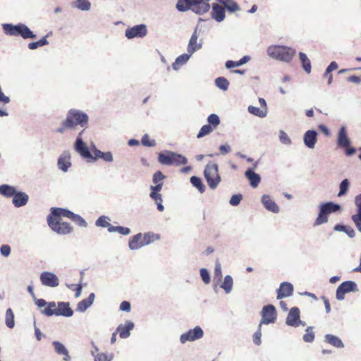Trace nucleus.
I'll return each instance as SVG.
<instances>
[{
  "label": "nucleus",
  "instance_id": "26",
  "mask_svg": "<svg viewBox=\"0 0 361 361\" xmlns=\"http://www.w3.org/2000/svg\"><path fill=\"white\" fill-rule=\"evenodd\" d=\"M94 294L92 293L88 298L83 299L80 302H78L77 305L76 310L78 312H85L89 307L92 305L94 300Z\"/></svg>",
  "mask_w": 361,
  "mask_h": 361
},
{
  "label": "nucleus",
  "instance_id": "12",
  "mask_svg": "<svg viewBox=\"0 0 361 361\" xmlns=\"http://www.w3.org/2000/svg\"><path fill=\"white\" fill-rule=\"evenodd\" d=\"M204 335L202 329L200 326H195L193 329L189 330L188 332L183 334L180 337L182 343L188 341H194L201 338Z\"/></svg>",
  "mask_w": 361,
  "mask_h": 361
},
{
  "label": "nucleus",
  "instance_id": "48",
  "mask_svg": "<svg viewBox=\"0 0 361 361\" xmlns=\"http://www.w3.org/2000/svg\"><path fill=\"white\" fill-rule=\"evenodd\" d=\"M117 231L122 235H128L130 233V230L127 227L123 226H111L109 227V232Z\"/></svg>",
  "mask_w": 361,
  "mask_h": 361
},
{
  "label": "nucleus",
  "instance_id": "16",
  "mask_svg": "<svg viewBox=\"0 0 361 361\" xmlns=\"http://www.w3.org/2000/svg\"><path fill=\"white\" fill-rule=\"evenodd\" d=\"M301 323L300 310L298 307H292L287 316L286 324L291 326H298Z\"/></svg>",
  "mask_w": 361,
  "mask_h": 361
},
{
  "label": "nucleus",
  "instance_id": "36",
  "mask_svg": "<svg viewBox=\"0 0 361 361\" xmlns=\"http://www.w3.org/2000/svg\"><path fill=\"white\" fill-rule=\"evenodd\" d=\"M299 59L302 63L303 69L307 73L311 72V63L307 55L303 52L299 53Z\"/></svg>",
  "mask_w": 361,
  "mask_h": 361
},
{
  "label": "nucleus",
  "instance_id": "47",
  "mask_svg": "<svg viewBox=\"0 0 361 361\" xmlns=\"http://www.w3.org/2000/svg\"><path fill=\"white\" fill-rule=\"evenodd\" d=\"M48 44V42L46 39V37H43L42 39H39V41L30 42L28 44V47L30 49H35L39 47H42L44 45H46Z\"/></svg>",
  "mask_w": 361,
  "mask_h": 361
},
{
  "label": "nucleus",
  "instance_id": "43",
  "mask_svg": "<svg viewBox=\"0 0 361 361\" xmlns=\"http://www.w3.org/2000/svg\"><path fill=\"white\" fill-rule=\"evenodd\" d=\"M314 339V332L313 331L312 327L309 326L305 331V334L303 336V340L305 342L311 343Z\"/></svg>",
  "mask_w": 361,
  "mask_h": 361
},
{
  "label": "nucleus",
  "instance_id": "44",
  "mask_svg": "<svg viewBox=\"0 0 361 361\" xmlns=\"http://www.w3.org/2000/svg\"><path fill=\"white\" fill-rule=\"evenodd\" d=\"M207 121L209 123L208 125L212 126V127H213V128H214V129H216V128L220 123V120H219V116L214 114H212L208 116Z\"/></svg>",
  "mask_w": 361,
  "mask_h": 361
},
{
  "label": "nucleus",
  "instance_id": "63",
  "mask_svg": "<svg viewBox=\"0 0 361 361\" xmlns=\"http://www.w3.org/2000/svg\"><path fill=\"white\" fill-rule=\"evenodd\" d=\"M49 302H47L45 301V300L44 299H36L35 300V304L39 307H47V305H48Z\"/></svg>",
  "mask_w": 361,
  "mask_h": 361
},
{
  "label": "nucleus",
  "instance_id": "11",
  "mask_svg": "<svg viewBox=\"0 0 361 361\" xmlns=\"http://www.w3.org/2000/svg\"><path fill=\"white\" fill-rule=\"evenodd\" d=\"M357 290V284L352 281H347L343 282L336 290V296L339 300H343L345 295L350 292H355Z\"/></svg>",
  "mask_w": 361,
  "mask_h": 361
},
{
  "label": "nucleus",
  "instance_id": "8",
  "mask_svg": "<svg viewBox=\"0 0 361 361\" xmlns=\"http://www.w3.org/2000/svg\"><path fill=\"white\" fill-rule=\"evenodd\" d=\"M341 207L339 204H334L332 202L322 203L319 206V213L314 222V226H319L328 221V215L331 213L339 211Z\"/></svg>",
  "mask_w": 361,
  "mask_h": 361
},
{
  "label": "nucleus",
  "instance_id": "53",
  "mask_svg": "<svg viewBox=\"0 0 361 361\" xmlns=\"http://www.w3.org/2000/svg\"><path fill=\"white\" fill-rule=\"evenodd\" d=\"M352 219L357 228L361 232V212H357L356 214L353 215Z\"/></svg>",
  "mask_w": 361,
  "mask_h": 361
},
{
  "label": "nucleus",
  "instance_id": "23",
  "mask_svg": "<svg viewBox=\"0 0 361 361\" xmlns=\"http://www.w3.org/2000/svg\"><path fill=\"white\" fill-rule=\"evenodd\" d=\"M197 29H195L188 45V51L190 54H193L195 51L200 49L202 47V44L200 43H197Z\"/></svg>",
  "mask_w": 361,
  "mask_h": 361
},
{
  "label": "nucleus",
  "instance_id": "57",
  "mask_svg": "<svg viewBox=\"0 0 361 361\" xmlns=\"http://www.w3.org/2000/svg\"><path fill=\"white\" fill-rule=\"evenodd\" d=\"M1 254L4 257H8L11 253V247L8 245H3L0 248Z\"/></svg>",
  "mask_w": 361,
  "mask_h": 361
},
{
  "label": "nucleus",
  "instance_id": "28",
  "mask_svg": "<svg viewBox=\"0 0 361 361\" xmlns=\"http://www.w3.org/2000/svg\"><path fill=\"white\" fill-rule=\"evenodd\" d=\"M245 177L250 180V185L252 188H256L260 183L261 178L259 174L255 173L252 169L246 171Z\"/></svg>",
  "mask_w": 361,
  "mask_h": 361
},
{
  "label": "nucleus",
  "instance_id": "25",
  "mask_svg": "<svg viewBox=\"0 0 361 361\" xmlns=\"http://www.w3.org/2000/svg\"><path fill=\"white\" fill-rule=\"evenodd\" d=\"M262 202L267 209L276 213L279 211L278 205L271 199L268 195H264L262 197Z\"/></svg>",
  "mask_w": 361,
  "mask_h": 361
},
{
  "label": "nucleus",
  "instance_id": "13",
  "mask_svg": "<svg viewBox=\"0 0 361 361\" xmlns=\"http://www.w3.org/2000/svg\"><path fill=\"white\" fill-rule=\"evenodd\" d=\"M147 33L146 25L140 24L126 29L125 35L127 38L133 39L135 37H143L146 36Z\"/></svg>",
  "mask_w": 361,
  "mask_h": 361
},
{
  "label": "nucleus",
  "instance_id": "30",
  "mask_svg": "<svg viewBox=\"0 0 361 361\" xmlns=\"http://www.w3.org/2000/svg\"><path fill=\"white\" fill-rule=\"evenodd\" d=\"M102 159L106 161L111 162L113 161V156L111 152H103L99 149H94L93 151L92 159Z\"/></svg>",
  "mask_w": 361,
  "mask_h": 361
},
{
  "label": "nucleus",
  "instance_id": "18",
  "mask_svg": "<svg viewBox=\"0 0 361 361\" xmlns=\"http://www.w3.org/2000/svg\"><path fill=\"white\" fill-rule=\"evenodd\" d=\"M134 328L133 322L127 321L124 324H120L116 329V332L120 338H126L130 336V331Z\"/></svg>",
  "mask_w": 361,
  "mask_h": 361
},
{
  "label": "nucleus",
  "instance_id": "1",
  "mask_svg": "<svg viewBox=\"0 0 361 361\" xmlns=\"http://www.w3.org/2000/svg\"><path fill=\"white\" fill-rule=\"evenodd\" d=\"M67 217L78 226L86 227V221L79 215L67 209L51 208V213L47 216V224L50 228L61 235H66L73 231V227L67 222L62 221L61 217Z\"/></svg>",
  "mask_w": 361,
  "mask_h": 361
},
{
  "label": "nucleus",
  "instance_id": "33",
  "mask_svg": "<svg viewBox=\"0 0 361 361\" xmlns=\"http://www.w3.org/2000/svg\"><path fill=\"white\" fill-rule=\"evenodd\" d=\"M159 192V191L152 190L149 194V196L152 199L154 200L155 203L157 204V209L159 212H163L164 207L162 204L161 195Z\"/></svg>",
  "mask_w": 361,
  "mask_h": 361
},
{
  "label": "nucleus",
  "instance_id": "54",
  "mask_svg": "<svg viewBox=\"0 0 361 361\" xmlns=\"http://www.w3.org/2000/svg\"><path fill=\"white\" fill-rule=\"evenodd\" d=\"M200 276L204 283L208 284L210 282V276L206 269L202 268L200 269Z\"/></svg>",
  "mask_w": 361,
  "mask_h": 361
},
{
  "label": "nucleus",
  "instance_id": "59",
  "mask_svg": "<svg viewBox=\"0 0 361 361\" xmlns=\"http://www.w3.org/2000/svg\"><path fill=\"white\" fill-rule=\"evenodd\" d=\"M279 137L281 141L284 144H289L290 143V140L288 137V135L284 131H281Z\"/></svg>",
  "mask_w": 361,
  "mask_h": 361
},
{
  "label": "nucleus",
  "instance_id": "10",
  "mask_svg": "<svg viewBox=\"0 0 361 361\" xmlns=\"http://www.w3.org/2000/svg\"><path fill=\"white\" fill-rule=\"evenodd\" d=\"M276 320V311L275 307L273 305L264 306L262 310V320L259 323V327H262L263 324L274 323Z\"/></svg>",
  "mask_w": 361,
  "mask_h": 361
},
{
  "label": "nucleus",
  "instance_id": "5",
  "mask_svg": "<svg viewBox=\"0 0 361 361\" xmlns=\"http://www.w3.org/2000/svg\"><path fill=\"white\" fill-rule=\"evenodd\" d=\"M3 30L6 35L11 36H21L24 39H35L36 35L24 24L18 25L4 24Z\"/></svg>",
  "mask_w": 361,
  "mask_h": 361
},
{
  "label": "nucleus",
  "instance_id": "9",
  "mask_svg": "<svg viewBox=\"0 0 361 361\" xmlns=\"http://www.w3.org/2000/svg\"><path fill=\"white\" fill-rule=\"evenodd\" d=\"M337 144L340 148L345 149V154L348 156L353 155L355 152L354 147H349L350 140L344 126H342L338 131Z\"/></svg>",
  "mask_w": 361,
  "mask_h": 361
},
{
  "label": "nucleus",
  "instance_id": "29",
  "mask_svg": "<svg viewBox=\"0 0 361 361\" xmlns=\"http://www.w3.org/2000/svg\"><path fill=\"white\" fill-rule=\"evenodd\" d=\"M160 235L154 232L145 233L142 235L144 246L154 243L160 239Z\"/></svg>",
  "mask_w": 361,
  "mask_h": 361
},
{
  "label": "nucleus",
  "instance_id": "61",
  "mask_svg": "<svg viewBox=\"0 0 361 361\" xmlns=\"http://www.w3.org/2000/svg\"><path fill=\"white\" fill-rule=\"evenodd\" d=\"M318 128L326 136L328 137V136L330 135L329 130V128L325 125L320 124V125L318 126Z\"/></svg>",
  "mask_w": 361,
  "mask_h": 361
},
{
  "label": "nucleus",
  "instance_id": "58",
  "mask_svg": "<svg viewBox=\"0 0 361 361\" xmlns=\"http://www.w3.org/2000/svg\"><path fill=\"white\" fill-rule=\"evenodd\" d=\"M337 68H338V64L336 63V62H335V61L331 62L329 64V66L327 67V68L325 71V73H324V76H327L331 71H333Z\"/></svg>",
  "mask_w": 361,
  "mask_h": 361
},
{
  "label": "nucleus",
  "instance_id": "55",
  "mask_svg": "<svg viewBox=\"0 0 361 361\" xmlns=\"http://www.w3.org/2000/svg\"><path fill=\"white\" fill-rule=\"evenodd\" d=\"M261 328L262 327H259V326L258 330L253 335V342L257 345H259L261 344V336H262Z\"/></svg>",
  "mask_w": 361,
  "mask_h": 361
},
{
  "label": "nucleus",
  "instance_id": "35",
  "mask_svg": "<svg viewBox=\"0 0 361 361\" xmlns=\"http://www.w3.org/2000/svg\"><path fill=\"white\" fill-rule=\"evenodd\" d=\"M16 191L14 187L8 185H0V194L5 197H13Z\"/></svg>",
  "mask_w": 361,
  "mask_h": 361
},
{
  "label": "nucleus",
  "instance_id": "2",
  "mask_svg": "<svg viewBox=\"0 0 361 361\" xmlns=\"http://www.w3.org/2000/svg\"><path fill=\"white\" fill-rule=\"evenodd\" d=\"M88 123V116L77 109H71L68 111L66 118L62 122L61 126L56 132L63 133L66 130L74 129L77 126L86 127Z\"/></svg>",
  "mask_w": 361,
  "mask_h": 361
},
{
  "label": "nucleus",
  "instance_id": "4",
  "mask_svg": "<svg viewBox=\"0 0 361 361\" xmlns=\"http://www.w3.org/2000/svg\"><path fill=\"white\" fill-rule=\"evenodd\" d=\"M267 53L271 58L288 62L292 60L296 51L289 47L273 45L267 49Z\"/></svg>",
  "mask_w": 361,
  "mask_h": 361
},
{
  "label": "nucleus",
  "instance_id": "62",
  "mask_svg": "<svg viewBox=\"0 0 361 361\" xmlns=\"http://www.w3.org/2000/svg\"><path fill=\"white\" fill-rule=\"evenodd\" d=\"M219 150L221 154H227L231 151V147L229 145H222L219 147Z\"/></svg>",
  "mask_w": 361,
  "mask_h": 361
},
{
  "label": "nucleus",
  "instance_id": "3",
  "mask_svg": "<svg viewBox=\"0 0 361 361\" xmlns=\"http://www.w3.org/2000/svg\"><path fill=\"white\" fill-rule=\"evenodd\" d=\"M42 312L47 317L56 315L69 317L73 314V311L70 307V304L68 302H59L57 305L55 302H50Z\"/></svg>",
  "mask_w": 361,
  "mask_h": 361
},
{
  "label": "nucleus",
  "instance_id": "50",
  "mask_svg": "<svg viewBox=\"0 0 361 361\" xmlns=\"http://www.w3.org/2000/svg\"><path fill=\"white\" fill-rule=\"evenodd\" d=\"M75 6L82 11H87L90 8V3L87 0H77Z\"/></svg>",
  "mask_w": 361,
  "mask_h": 361
},
{
  "label": "nucleus",
  "instance_id": "56",
  "mask_svg": "<svg viewBox=\"0 0 361 361\" xmlns=\"http://www.w3.org/2000/svg\"><path fill=\"white\" fill-rule=\"evenodd\" d=\"M242 198L243 196L240 194L233 195L230 200V204L233 206H237L240 204Z\"/></svg>",
  "mask_w": 361,
  "mask_h": 361
},
{
  "label": "nucleus",
  "instance_id": "34",
  "mask_svg": "<svg viewBox=\"0 0 361 361\" xmlns=\"http://www.w3.org/2000/svg\"><path fill=\"white\" fill-rule=\"evenodd\" d=\"M190 54H184L179 56L175 61V62L172 64V67L174 70H178L180 66L185 63L190 57Z\"/></svg>",
  "mask_w": 361,
  "mask_h": 361
},
{
  "label": "nucleus",
  "instance_id": "51",
  "mask_svg": "<svg viewBox=\"0 0 361 361\" xmlns=\"http://www.w3.org/2000/svg\"><path fill=\"white\" fill-rule=\"evenodd\" d=\"M113 358L112 355H106L103 353H97L94 356V361H111Z\"/></svg>",
  "mask_w": 361,
  "mask_h": 361
},
{
  "label": "nucleus",
  "instance_id": "40",
  "mask_svg": "<svg viewBox=\"0 0 361 361\" xmlns=\"http://www.w3.org/2000/svg\"><path fill=\"white\" fill-rule=\"evenodd\" d=\"M221 287L226 291V293H230L233 287L232 277L229 275L226 276Z\"/></svg>",
  "mask_w": 361,
  "mask_h": 361
},
{
  "label": "nucleus",
  "instance_id": "21",
  "mask_svg": "<svg viewBox=\"0 0 361 361\" xmlns=\"http://www.w3.org/2000/svg\"><path fill=\"white\" fill-rule=\"evenodd\" d=\"M71 166V154L69 152H65L58 159V166L61 170L66 172Z\"/></svg>",
  "mask_w": 361,
  "mask_h": 361
},
{
  "label": "nucleus",
  "instance_id": "19",
  "mask_svg": "<svg viewBox=\"0 0 361 361\" xmlns=\"http://www.w3.org/2000/svg\"><path fill=\"white\" fill-rule=\"evenodd\" d=\"M317 133L315 130H307L304 135V142L305 145L310 149H313L315 147L317 142Z\"/></svg>",
  "mask_w": 361,
  "mask_h": 361
},
{
  "label": "nucleus",
  "instance_id": "42",
  "mask_svg": "<svg viewBox=\"0 0 361 361\" xmlns=\"http://www.w3.org/2000/svg\"><path fill=\"white\" fill-rule=\"evenodd\" d=\"M214 130V128H213V127H212V126L208 125V124L204 125L200 128L197 137V138L202 137L205 135H209Z\"/></svg>",
  "mask_w": 361,
  "mask_h": 361
},
{
  "label": "nucleus",
  "instance_id": "39",
  "mask_svg": "<svg viewBox=\"0 0 361 361\" xmlns=\"http://www.w3.org/2000/svg\"><path fill=\"white\" fill-rule=\"evenodd\" d=\"M190 183L193 186L197 188L201 193H203L205 191V186L200 178L197 176H192L190 178Z\"/></svg>",
  "mask_w": 361,
  "mask_h": 361
},
{
  "label": "nucleus",
  "instance_id": "64",
  "mask_svg": "<svg viewBox=\"0 0 361 361\" xmlns=\"http://www.w3.org/2000/svg\"><path fill=\"white\" fill-rule=\"evenodd\" d=\"M355 202L357 207V212H361V194L355 197Z\"/></svg>",
  "mask_w": 361,
  "mask_h": 361
},
{
  "label": "nucleus",
  "instance_id": "49",
  "mask_svg": "<svg viewBox=\"0 0 361 361\" xmlns=\"http://www.w3.org/2000/svg\"><path fill=\"white\" fill-rule=\"evenodd\" d=\"M224 8H226L231 12H235L240 10V7L236 2L233 0H228L224 5Z\"/></svg>",
  "mask_w": 361,
  "mask_h": 361
},
{
  "label": "nucleus",
  "instance_id": "37",
  "mask_svg": "<svg viewBox=\"0 0 361 361\" xmlns=\"http://www.w3.org/2000/svg\"><path fill=\"white\" fill-rule=\"evenodd\" d=\"M5 322H6V325L8 328L12 329L14 327V325H15L14 314L13 312V310L11 308H8L6 312Z\"/></svg>",
  "mask_w": 361,
  "mask_h": 361
},
{
  "label": "nucleus",
  "instance_id": "24",
  "mask_svg": "<svg viewBox=\"0 0 361 361\" xmlns=\"http://www.w3.org/2000/svg\"><path fill=\"white\" fill-rule=\"evenodd\" d=\"M28 198V195L25 192H16L13 197V204L16 207L24 206L27 204Z\"/></svg>",
  "mask_w": 361,
  "mask_h": 361
},
{
  "label": "nucleus",
  "instance_id": "60",
  "mask_svg": "<svg viewBox=\"0 0 361 361\" xmlns=\"http://www.w3.org/2000/svg\"><path fill=\"white\" fill-rule=\"evenodd\" d=\"M120 310L122 311L130 312V304L128 301H123L120 305Z\"/></svg>",
  "mask_w": 361,
  "mask_h": 361
},
{
  "label": "nucleus",
  "instance_id": "22",
  "mask_svg": "<svg viewBox=\"0 0 361 361\" xmlns=\"http://www.w3.org/2000/svg\"><path fill=\"white\" fill-rule=\"evenodd\" d=\"M165 178L166 176L160 171L154 173L152 178L154 185H151V190L160 191L163 187V180Z\"/></svg>",
  "mask_w": 361,
  "mask_h": 361
},
{
  "label": "nucleus",
  "instance_id": "45",
  "mask_svg": "<svg viewBox=\"0 0 361 361\" xmlns=\"http://www.w3.org/2000/svg\"><path fill=\"white\" fill-rule=\"evenodd\" d=\"M96 225L97 226L103 227V228H107L108 231H109V227L112 226L109 222H108V218L104 216H100L96 221Z\"/></svg>",
  "mask_w": 361,
  "mask_h": 361
},
{
  "label": "nucleus",
  "instance_id": "46",
  "mask_svg": "<svg viewBox=\"0 0 361 361\" xmlns=\"http://www.w3.org/2000/svg\"><path fill=\"white\" fill-rule=\"evenodd\" d=\"M141 143L142 145L146 147H154L156 145V141L153 139H150L149 135L145 134L142 139Z\"/></svg>",
  "mask_w": 361,
  "mask_h": 361
},
{
  "label": "nucleus",
  "instance_id": "20",
  "mask_svg": "<svg viewBox=\"0 0 361 361\" xmlns=\"http://www.w3.org/2000/svg\"><path fill=\"white\" fill-rule=\"evenodd\" d=\"M212 17L217 22H221L225 18V8L223 6L214 4L211 13Z\"/></svg>",
  "mask_w": 361,
  "mask_h": 361
},
{
  "label": "nucleus",
  "instance_id": "7",
  "mask_svg": "<svg viewBox=\"0 0 361 361\" xmlns=\"http://www.w3.org/2000/svg\"><path fill=\"white\" fill-rule=\"evenodd\" d=\"M204 176L209 187L212 190L216 188L221 182V177L219 174L218 165L216 164H207L204 171Z\"/></svg>",
  "mask_w": 361,
  "mask_h": 361
},
{
  "label": "nucleus",
  "instance_id": "6",
  "mask_svg": "<svg viewBox=\"0 0 361 361\" xmlns=\"http://www.w3.org/2000/svg\"><path fill=\"white\" fill-rule=\"evenodd\" d=\"M158 161L163 165L180 166L185 164L187 163V159L181 154L171 151H165L159 154Z\"/></svg>",
  "mask_w": 361,
  "mask_h": 361
},
{
  "label": "nucleus",
  "instance_id": "17",
  "mask_svg": "<svg viewBox=\"0 0 361 361\" xmlns=\"http://www.w3.org/2000/svg\"><path fill=\"white\" fill-rule=\"evenodd\" d=\"M293 293V285L288 282H283L277 290V298L281 299L283 298L290 296Z\"/></svg>",
  "mask_w": 361,
  "mask_h": 361
},
{
  "label": "nucleus",
  "instance_id": "32",
  "mask_svg": "<svg viewBox=\"0 0 361 361\" xmlns=\"http://www.w3.org/2000/svg\"><path fill=\"white\" fill-rule=\"evenodd\" d=\"M325 341L331 344V345L336 347V348H343V343L342 341L337 336L331 335V334H327L325 336Z\"/></svg>",
  "mask_w": 361,
  "mask_h": 361
},
{
  "label": "nucleus",
  "instance_id": "31",
  "mask_svg": "<svg viewBox=\"0 0 361 361\" xmlns=\"http://www.w3.org/2000/svg\"><path fill=\"white\" fill-rule=\"evenodd\" d=\"M53 345L54 347L55 351L59 355H64L63 360L68 361L70 359V356L68 355V352L65 346L59 341H54Z\"/></svg>",
  "mask_w": 361,
  "mask_h": 361
},
{
  "label": "nucleus",
  "instance_id": "52",
  "mask_svg": "<svg viewBox=\"0 0 361 361\" xmlns=\"http://www.w3.org/2000/svg\"><path fill=\"white\" fill-rule=\"evenodd\" d=\"M349 187V182L348 179H344L340 184V191L338 193V196H341L344 195Z\"/></svg>",
  "mask_w": 361,
  "mask_h": 361
},
{
  "label": "nucleus",
  "instance_id": "14",
  "mask_svg": "<svg viewBox=\"0 0 361 361\" xmlns=\"http://www.w3.org/2000/svg\"><path fill=\"white\" fill-rule=\"evenodd\" d=\"M40 280L44 286L49 287H56L59 284L58 277L49 271L42 272L40 275Z\"/></svg>",
  "mask_w": 361,
  "mask_h": 361
},
{
  "label": "nucleus",
  "instance_id": "38",
  "mask_svg": "<svg viewBox=\"0 0 361 361\" xmlns=\"http://www.w3.org/2000/svg\"><path fill=\"white\" fill-rule=\"evenodd\" d=\"M248 111L251 114H253L261 118L265 117L267 113V110H266L265 109H261V107L258 108L253 106H248Z\"/></svg>",
  "mask_w": 361,
  "mask_h": 361
},
{
  "label": "nucleus",
  "instance_id": "15",
  "mask_svg": "<svg viewBox=\"0 0 361 361\" xmlns=\"http://www.w3.org/2000/svg\"><path fill=\"white\" fill-rule=\"evenodd\" d=\"M83 130H82L76 140L75 149V150L84 158H92V154L89 151L88 147L86 146L85 143L82 141V133Z\"/></svg>",
  "mask_w": 361,
  "mask_h": 361
},
{
  "label": "nucleus",
  "instance_id": "27",
  "mask_svg": "<svg viewBox=\"0 0 361 361\" xmlns=\"http://www.w3.org/2000/svg\"><path fill=\"white\" fill-rule=\"evenodd\" d=\"M129 247L131 250H137L144 246L142 233H137L130 238L129 240Z\"/></svg>",
  "mask_w": 361,
  "mask_h": 361
},
{
  "label": "nucleus",
  "instance_id": "41",
  "mask_svg": "<svg viewBox=\"0 0 361 361\" xmlns=\"http://www.w3.org/2000/svg\"><path fill=\"white\" fill-rule=\"evenodd\" d=\"M216 85L221 90H227L229 85L228 80L224 77H219L215 80Z\"/></svg>",
  "mask_w": 361,
  "mask_h": 361
}]
</instances>
